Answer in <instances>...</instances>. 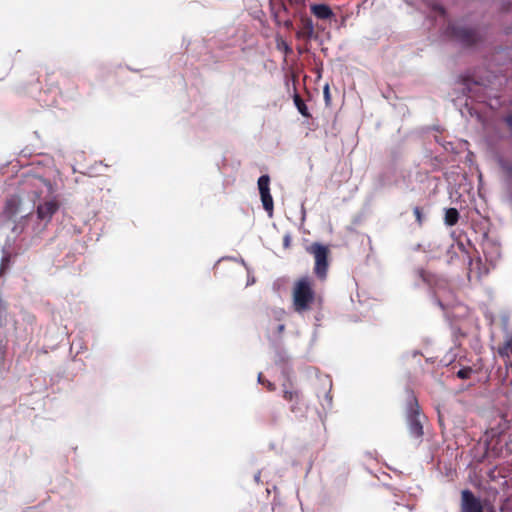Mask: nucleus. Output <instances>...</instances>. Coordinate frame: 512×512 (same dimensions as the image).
<instances>
[{
	"label": "nucleus",
	"mask_w": 512,
	"mask_h": 512,
	"mask_svg": "<svg viewBox=\"0 0 512 512\" xmlns=\"http://www.w3.org/2000/svg\"><path fill=\"white\" fill-rule=\"evenodd\" d=\"M292 300L295 312L302 313L311 309L315 301V291L310 277L303 276L294 283Z\"/></svg>",
	"instance_id": "f257e3e1"
},
{
	"label": "nucleus",
	"mask_w": 512,
	"mask_h": 512,
	"mask_svg": "<svg viewBox=\"0 0 512 512\" xmlns=\"http://www.w3.org/2000/svg\"><path fill=\"white\" fill-rule=\"evenodd\" d=\"M306 251L314 257L315 265L313 271L315 276L319 280L324 281L327 278L329 269V247L319 242H314L307 247Z\"/></svg>",
	"instance_id": "f03ea898"
},
{
	"label": "nucleus",
	"mask_w": 512,
	"mask_h": 512,
	"mask_svg": "<svg viewBox=\"0 0 512 512\" xmlns=\"http://www.w3.org/2000/svg\"><path fill=\"white\" fill-rule=\"evenodd\" d=\"M407 423L409 432L412 436L420 438L423 435V425L421 421V414L418 401L416 397L411 394L407 401Z\"/></svg>",
	"instance_id": "7ed1b4c3"
},
{
	"label": "nucleus",
	"mask_w": 512,
	"mask_h": 512,
	"mask_svg": "<svg viewBox=\"0 0 512 512\" xmlns=\"http://www.w3.org/2000/svg\"><path fill=\"white\" fill-rule=\"evenodd\" d=\"M448 33L465 46H472L480 39L478 31L475 29L449 25Z\"/></svg>",
	"instance_id": "20e7f679"
},
{
	"label": "nucleus",
	"mask_w": 512,
	"mask_h": 512,
	"mask_svg": "<svg viewBox=\"0 0 512 512\" xmlns=\"http://www.w3.org/2000/svg\"><path fill=\"white\" fill-rule=\"evenodd\" d=\"M58 209L59 202L55 198H52L38 205L37 216L40 220L50 221Z\"/></svg>",
	"instance_id": "39448f33"
},
{
	"label": "nucleus",
	"mask_w": 512,
	"mask_h": 512,
	"mask_svg": "<svg viewBox=\"0 0 512 512\" xmlns=\"http://www.w3.org/2000/svg\"><path fill=\"white\" fill-rule=\"evenodd\" d=\"M461 497L462 512H483L480 500L470 490H463Z\"/></svg>",
	"instance_id": "423d86ee"
},
{
	"label": "nucleus",
	"mask_w": 512,
	"mask_h": 512,
	"mask_svg": "<svg viewBox=\"0 0 512 512\" xmlns=\"http://www.w3.org/2000/svg\"><path fill=\"white\" fill-rule=\"evenodd\" d=\"M283 398L291 403L290 411L292 413H297L302 411L303 406V398L301 393L298 390L284 389L283 390Z\"/></svg>",
	"instance_id": "0eeeda50"
},
{
	"label": "nucleus",
	"mask_w": 512,
	"mask_h": 512,
	"mask_svg": "<svg viewBox=\"0 0 512 512\" xmlns=\"http://www.w3.org/2000/svg\"><path fill=\"white\" fill-rule=\"evenodd\" d=\"M21 206V199L14 195L8 198L5 202L4 208H3V215L8 219H13L20 210Z\"/></svg>",
	"instance_id": "6e6552de"
},
{
	"label": "nucleus",
	"mask_w": 512,
	"mask_h": 512,
	"mask_svg": "<svg viewBox=\"0 0 512 512\" xmlns=\"http://www.w3.org/2000/svg\"><path fill=\"white\" fill-rule=\"evenodd\" d=\"M310 12L319 20H331L334 13L329 5L313 3L310 5Z\"/></svg>",
	"instance_id": "1a4fd4ad"
},
{
	"label": "nucleus",
	"mask_w": 512,
	"mask_h": 512,
	"mask_svg": "<svg viewBox=\"0 0 512 512\" xmlns=\"http://www.w3.org/2000/svg\"><path fill=\"white\" fill-rule=\"evenodd\" d=\"M445 224L448 226H454L459 220V212L456 208H448L445 212Z\"/></svg>",
	"instance_id": "9d476101"
},
{
	"label": "nucleus",
	"mask_w": 512,
	"mask_h": 512,
	"mask_svg": "<svg viewBox=\"0 0 512 512\" xmlns=\"http://www.w3.org/2000/svg\"><path fill=\"white\" fill-rule=\"evenodd\" d=\"M498 353L502 358L512 357V336L509 337L502 346L498 348Z\"/></svg>",
	"instance_id": "9b49d317"
},
{
	"label": "nucleus",
	"mask_w": 512,
	"mask_h": 512,
	"mask_svg": "<svg viewBox=\"0 0 512 512\" xmlns=\"http://www.w3.org/2000/svg\"><path fill=\"white\" fill-rule=\"evenodd\" d=\"M293 99H294L295 106L297 107L299 113L306 118L311 117V115L308 111V107L306 106V104L304 103V101L300 97V95L295 94Z\"/></svg>",
	"instance_id": "f8f14e48"
},
{
	"label": "nucleus",
	"mask_w": 512,
	"mask_h": 512,
	"mask_svg": "<svg viewBox=\"0 0 512 512\" xmlns=\"http://www.w3.org/2000/svg\"><path fill=\"white\" fill-rule=\"evenodd\" d=\"M270 177L269 175H262L259 177L258 179V189H259V193L260 195L261 194H265V193H270Z\"/></svg>",
	"instance_id": "ddd939ff"
},
{
	"label": "nucleus",
	"mask_w": 512,
	"mask_h": 512,
	"mask_svg": "<svg viewBox=\"0 0 512 512\" xmlns=\"http://www.w3.org/2000/svg\"><path fill=\"white\" fill-rule=\"evenodd\" d=\"M260 197H261V201L263 204V208L265 209V211L268 212L269 215H272L274 203H273V198H272L271 194L270 193L261 194Z\"/></svg>",
	"instance_id": "4468645a"
},
{
	"label": "nucleus",
	"mask_w": 512,
	"mask_h": 512,
	"mask_svg": "<svg viewBox=\"0 0 512 512\" xmlns=\"http://www.w3.org/2000/svg\"><path fill=\"white\" fill-rule=\"evenodd\" d=\"M472 372H473V369L471 367H464V368L460 369L456 375L460 379H468V378H470Z\"/></svg>",
	"instance_id": "2eb2a0df"
},
{
	"label": "nucleus",
	"mask_w": 512,
	"mask_h": 512,
	"mask_svg": "<svg viewBox=\"0 0 512 512\" xmlns=\"http://www.w3.org/2000/svg\"><path fill=\"white\" fill-rule=\"evenodd\" d=\"M277 48L279 50H283L285 54L292 53V48L288 45V43L282 39L277 41Z\"/></svg>",
	"instance_id": "dca6fc26"
},
{
	"label": "nucleus",
	"mask_w": 512,
	"mask_h": 512,
	"mask_svg": "<svg viewBox=\"0 0 512 512\" xmlns=\"http://www.w3.org/2000/svg\"><path fill=\"white\" fill-rule=\"evenodd\" d=\"M413 213L415 215V218H416V221H417L418 225L421 226L422 223H423V214H422L421 208L418 207V206L414 207Z\"/></svg>",
	"instance_id": "f3484780"
},
{
	"label": "nucleus",
	"mask_w": 512,
	"mask_h": 512,
	"mask_svg": "<svg viewBox=\"0 0 512 512\" xmlns=\"http://www.w3.org/2000/svg\"><path fill=\"white\" fill-rule=\"evenodd\" d=\"M9 264H10V256L5 255L1 260L0 274H2L9 267Z\"/></svg>",
	"instance_id": "a211bd4d"
},
{
	"label": "nucleus",
	"mask_w": 512,
	"mask_h": 512,
	"mask_svg": "<svg viewBox=\"0 0 512 512\" xmlns=\"http://www.w3.org/2000/svg\"><path fill=\"white\" fill-rule=\"evenodd\" d=\"M264 385L267 387L269 391H274L276 389L275 384L270 382L269 380H266Z\"/></svg>",
	"instance_id": "6ab92c4d"
},
{
	"label": "nucleus",
	"mask_w": 512,
	"mask_h": 512,
	"mask_svg": "<svg viewBox=\"0 0 512 512\" xmlns=\"http://www.w3.org/2000/svg\"><path fill=\"white\" fill-rule=\"evenodd\" d=\"M285 330V325L284 324H278L277 327H276V333L278 335H281Z\"/></svg>",
	"instance_id": "aec40b11"
},
{
	"label": "nucleus",
	"mask_w": 512,
	"mask_h": 512,
	"mask_svg": "<svg viewBox=\"0 0 512 512\" xmlns=\"http://www.w3.org/2000/svg\"><path fill=\"white\" fill-rule=\"evenodd\" d=\"M434 10H436L441 15H445V9L440 5H435Z\"/></svg>",
	"instance_id": "412c9836"
},
{
	"label": "nucleus",
	"mask_w": 512,
	"mask_h": 512,
	"mask_svg": "<svg viewBox=\"0 0 512 512\" xmlns=\"http://www.w3.org/2000/svg\"><path fill=\"white\" fill-rule=\"evenodd\" d=\"M505 122L506 124L512 128V114L508 115L506 118H505Z\"/></svg>",
	"instance_id": "4be33fe9"
},
{
	"label": "nucleus",
	"mask_w": 512,
	"mask_h": 512,
	"mask_svg": "<svg viewBox=\"0 0 512 512\" xmlns=\"http://www.w3.org/2000/svg\"><path fill=\"white\" fill-rule=\"evenodd\" d=\"M258 381L263 385L265 384L266 379L263 377L262 373L258 375Z\"/></svg>",
	"instance_id": "5701e85b"
},
{
	"label": "nucleus",
	"mask_w": 512,
	"mask_h": 512,
	"mask_svg": "<svg viewBox=\"0 0 512 512\" xmlns=\"http://www.w3.org/2000/svg\"><path fill=\"white\" fill-rule=\"evenodd\" d=\"M324 95H325L326 101H328V99H329V88H328V86H326L325 89H324Z\"/></svg>",
	"instance_id": "b1692460"
},
{
	"label": "nucleus",
	"mask_w": 512,
	"mask_h": 512,
	"mask_svg": "<svg viewBox=\"0 0 512 512\" xmlns=\"http://www.w3.org/2000/svg\"><path fill=\"white\" fill-rule=\"evenodd\" d=\"M308 28H309V32L312 33L313 32V25H312L311 21L308 22Z\"/></svg>",
	"instance_id": "393cba45"
},
{
	"label": "nucleus",
	"mask_w": 512,
	"mask_h": 512,
	"mask_svg": "<svg viewBox=\"0 0 512 512\" xmlns=\"http://www.w3.org/2000/svg\"><path fill=\"white\" fill-rule=\"evenodd\" d=\"M255 481H256L257 483H259V482H260V472H258V473L255 475Z\"/></svg>",
	"instance_id": "a878e982"
},
{
	"label": "nucleus",
	"mask_w": 512,
	"mask_h": 512,
	"mask_svg": "<svg viewBox=\"0 0 512 512\" xmlns=\"http://www.w3.org/2000/svg\"><path fill=\"white\" fill-rule=\"evenodd\" d=\"M437 303L438 305L441 307V309H445V306L443 305V303L441 302V300H437Z\"/></svg>",
	"instance_id": "bb28decb"
}]
</instances>
